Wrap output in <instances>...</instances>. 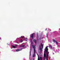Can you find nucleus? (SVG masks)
<instances>
[{
  "instance_id": "1",
  "label": "nucleus",
  "mask_w": 60,
  "mask_h": 60,
  "mask_svg": "<svg viewBox=\"0 0 60 60\" xmlns=\"http://www.w3.org/2000/svg\"><path fill=\"white\" fill-rule=\"evenodd\" d=\"M45 51L46 53L47 56L46 57V60H48V58H49V52H48V47H46L45 49Z\"/></svg>"
},
{
  "instance_id": "2",
  "label": "nucleus",
  "mask_w": 60,
  "mask_h": 60,
  "mask_svg": "<svg viewBox=\"0 0 60 60\" xmlns=\"http://www.w3.org/2000/svg\"><path fill=\"white\" fill-rule=\"evenodd\" d=\"M44 45L43 44L42 45V43H41V46H40L39 49L40 50L41 52V51H42V49H43V47Z\"/></svg>"
},
{
  "instance_id": "3",
  "label": "nucleus",
  "mask_w": 60,
  "mask_h": 60,
  "mask_svg": "<svg viewBox=\"0 0 60 60\" xmlns=\"http://www.w3.org/2000/svg\"><path fill=\"white\" fill-rule=\"evenodd\" d=\"M35 34H34V33H33L31 34L30 35V37L31 38H32L33 40V39H34V35Z\"/></svg>"
},
{
  "instance_id": "4",
  "label": "nucleus",
  "mask_w": 60,
  "mask_h": 60,
  "mask_svg": "<svg viewBox=\"0 0 60 60\" xmlns=\"http://www.w3.org/2000/svg\"><path fill=\"white\" fill-rule=\"evenodd\" d=\"M35 46H34V45H32V47H33V49H34V51H35Z\"/></svg>"
},
{
  "instance_id": "5",
  "label": "nucleus",
  "mask_w": 60,
  "mask_h": 60,
  "mask_svg": "<svg viewBox=\"0 0 60 60\" xmlns=\"http://www.w3.org/2000/svg\"><path fill=\"white\" fill-rule=\"evenodd\" d=\"M23 49V48H21V49H18L17 50H16V51H17H17H21V50H22V49Z\"/></svg>"
},
{
  "instance_id": "6",
  "label": "nucleus",
  "mask_w": 60,
  "mask_h": 60,
  "mask_svg": "<svg viewBox=\"0 0 60 60\" xmlns=\"http://www.w3.org/2000/svg\"><path fill=\"white\" fill-rule=\"evenodd\" d=\"M34 54L33 55V57H34V56H35V53L36 52V51H34Z\"/></svg>"
},
{
  "instance_id": "7",
  "label": "nucleus",
  "mask_w": 60,
  "mask_h": 60,
  "mask_svg": "<svg viewBox=\"0 0 60 60\" xmlns=\"http://www.w3.org/2000/svg\"><path fill=\"white\" fill-rule=\"evenodd\" d=\"M34 42L36 44V43H37V41H36V40L34 39Z\"/></svg>"
},
{
  "instance_id": "8",
  "label": "nucleus",
  "mask_w": 60,
  "mask_h": 60,
  "mask_svg": "<svg viewBox=\"0 0 60 60\" xmlns=\"http://www.w3.org/2000/svg\"><path fill=\"white\" fill-rule=\"evenodd\" d=\"M45 52L44 53V57L45 58L46 57V54H45Z\"/></svg>"
},
{
  "instance_id": "9",
  "label": "nucleus",
  "mask_w": 60,
  "mask_h": 60,
  "mask_svg": "<svg viewBox=\"0 0 60 60\" xmlns=\"http://www.w3.org/2000/svg\"><path fill=\"white\" fill-rule=\"evenodd\" d=\"M19 41L20 42H22L23 41V40H22V39H21V40Z\"/></svg>"
},
{
  "instance_id": "10",
  "label": "nucleus",
  "mask_w": 60,
  "mask_h": 60,
  "mask_svg": "<svg viewBox=\"0 0 60 60\" xmlns=\"http://www.w3.org/2000/svg\"><path fill=\"white\" fill-rule=\"evenodd\" d=\"M25 46V45H22L20 47H24Z\"/></svg>"
},
{
  "instance_id": "11",
  "label": "nucleus",
  "mask_w": 60,
  "mask_h": 60,
  "mask_svg": "<svg viewBox=\"0 0 60 60\" xmlns=\"http://www.w3.org/2000/svg\"><path fill=\"white\" fill-rule=\"evenodd\" d=\"M30 41H31V44H33V42H32V39H31V40H30Z\"/></svg>"
},
{
  "instance_id": "12",
  "label": "nucleus",
  "mask_w": 60,
  "mask_h": 60,
  "mask_svg": "<svg viewBox=\"0 0 60 60\" xmlns=\"http://www.w3.org/2000/svg\"><path fill=\"white\" fill-rule=\"evenodd\" d=\"M38 60H40V58H39V56L38 55Z\"/></svg>"
},
{
  "instance_id": "13",
  "label": "nucleus",
  "mask_w": 60,
  "mask_h": 60,
  "mask_svg": "<svg viewBox=\"0 0 60 60\" xmlns=\"http://www.w3.org/2000/svg\"><path fill=\"white\" fill-rule=\"evenodd\" d=\"M12 47H13L14 48H16V47L13 45H12Z\"/></svg>"
},
{
  "instance_id": "14",
  "label": "nucleus",
  "mask_w": 60,
  "mask_h": 60,
  "mask_svg": "<svg viewBox=\"0 0 60 60\" xmlns=\"http://www.w3.org/2000/svg\"><path fill=\"white\" fill-rule=\"evenodd\" d=\"M37 40L38 39V38L39 37V36L38 35V34L37 35Z\"/></svg>"
},
{
  "instance_id": "15",
  "label": "nucleus",
  "mask_w": 60,
  "mask_h": 60,
  "mask_svg": "<svg viewBox=\"0 0 60 60\" xmlns=\"http://www.w3.org/2000/svg\"><path fill=\"white\" fill-rule=\"evenodd\" d=\"M49 46L50 47H51V49H52V45H50Z\"/></svg>"
},
{
  "instance_id": "16",
  "label": "nucleus",
  "mask_w": 60,
  "mask_h": 60,
  "mask_svg": "<svg viewBox=\"0 0 60 60\" xmlns=\"http://www.w3.org/2000/svg\"><path fill=\"white\" fill-rule=\"evenodd\" d=\"M53 41L54 42V43H55V42H56V41L54 39V40H53Z\"/></svg>"
},
{
  "instance_id": "17",
  "label": "nucleus",
  "mask_w": 60,
  "mask_h": 60,
  "mask_svg": "<svg viewBox=\"0 0 60 60\" xmlns=\"http://www.w3.org/2000/svg\"><path fill=\"white\" fill-rule=\"evenodd\" d=\"M40 59L41 60H42V57H40Z\"/></svg>"
},
{
  "instance_id": "18",
  "label": "nucleus",
  "mask_w": 60,
  "mask_h": 60,
  "mask_svg": "<svg viewBox=\"0 0 60 60\" xmlns=\"http://www.w3.org/2000/svg\"><path fill=\"white\" fill-rule=\"evenodd\" d=\"M56 44H57H57H58V43H57V41H56Z\"/></svg>"
},
{
  "instance_id": "19",
  "label": "nucleus",
  "mask_w": 60,
  "mask_h": 60,
  "mask_svg": "<svg viewBox=\"0 0 60 60\" xmlns=\"http://www.w3.org/2000/svg\"><path fill=\"white\" fill-rule=\"evenodd\" d=\"M31 49H30V56H31Z\"/></svg>"
},
{
  "instance_id": "20",
  "label": "nucleus",
  "mask_w": 60,
  "mask_h": 60,
  "mask_svg": "<svg viewBox=\"0 0 60 60\" xmlns=\"http://www.w3.org/2000/svg\"><path fill=\"white\" fill-rule=\"evenodd\" d=\"M21 38H23V37H22V36H21Z\"/></svg>"
},
{
  "instance_id": "21",
  "label": "nucleus",
  "mask_w": 60,
  "mask_h": 60,
  "mask_svg": "<svg viewBox=\"0 0 60 60\" xmlns=\"http://www.w3.org/2000/svg\"><path fill=\"white\" fill-rule=\"evenodd\" d=\"M45 58H43V60H45Z\"/></svg>"
},
{
  "instance_id": "22",
  "label": "nucleus",
  "mask_w": 60,
  "mask_h": 60,
  "mask_svg": "<svg viewBox=\"0 0 60 60\" xmlns=\"http://www.w3.org/2000/svg\"><path fill=\"white\" fill-rule=\"evenodd\" d=\"M15 46H17L18 45H15Z\"/></svg>"
},
{
  "instance_id": "23",
  "label": "nucleus",
  "mask_w": 60,
  "mask_h": 60,
  "mask_svg": "<svg viewBox=\"0 0 60 60\" xmlns=\"http://www.w3.org/2000/svg\"><path fill=\"white\" fill-rule=\"evenodd\" d=\"M46 35H47V37H48V34H47Z\"/></svg>"
},
{
  "instance_id": "24",
  "label": "nucleus",
  "mask_w": 60,
  "mask_h": 60,
  "mask_svg": "<svg viewBox=\"0 0 60 60\" xmlns=\"http://www.w3.org/2000/svg\"><path fill=\"white\" fill-rule=\"evenodd\" d=\"M27 40H25V41H27Z\"/></svg>"
},
{
  "instance_id": "25",
  "label": "nucleus",
  "mask_w": 60,
  "mask_h": 60,
  "mask_svg": "<svg viewBox=\"0 0 60 60\" xmlns=\"http://www.w3.org/2000/svg\"><path fill=\"white\" fill-rule=\"evenodd\" d=\"M25 39H27V38H25Z\"/></svg>"
},
{
  "instance_id": "26",
  "label": "nucleus",
  "mask_w": 60,
  "mask_h": 60,
  "mask_svg": "<svg viewBox=\"0 0 60 60\" xmlns=\"http://www.w3.org/2000/svg\"><path fill=\"white\" fill-rule=\"evenodd\" d=\"M47 29H46V30H47Z\"/></svg>"
},
{
  "instance_id": "27",
  "label": "nucleus",
  "mask_w": 60,
  "mask_h": 60,
  "mask_svg": "<svg viewBox=\"0 0 60 60\" xmlns=\"http://www.w3.org/2000/svg\"><path fill=\"white\" fill-rule=\"evenodd\" d=\"M0 39H1V38H0Z\"/></svg>"
},
{
  "instance_id": "28",
  "label": "nucleus",
  "mask_w": 60,
  "mask_h": 60,
  "mask_svg": "<svg viewBox=\"0 0 60 60\" xmlns=\"http://www.w3.org/2000/svg\"><path fill=\"white\" fill-rule=\"evenodd\" d=\"M20 38H21L20 37Z\"/></svg>"
}]
</instances>
